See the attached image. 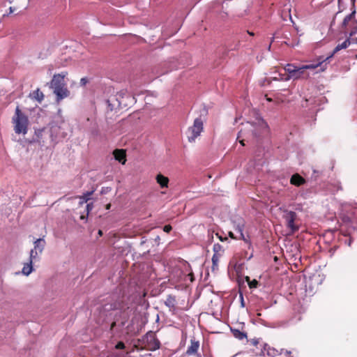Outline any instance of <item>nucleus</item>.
Returning a JSON list of instances; mask_svg holds the SVG:
<instances>
[{"mask_svg":"<svg viewBox=\"0 0 357 357\" xmlns=\"http://www.w3.org/2000/svg\"><path fill=\"white\" fill-rule=\"evenodd\" d=\"M273 80H275V81H278V80H280V79H278V77H273L271 78Z\"/></svg>","mask_w":357,"mask_h":357,"instance_id":"nucleus-40","label":"nucleus"},{"mask_svg":"<svg viewBox=\"0 0 357 357\" xmlns=\"http://www.w3.org/2000/svg\"><path fill=\"white\" fill-rule=\"evenodd\" d=\"M233 333H234V335L235 336V337H236L239 340H243L246 337V335L244 333H243L238 330L234 331Z\"/></svg>","mask_w":357,"mask_h":357,"instance_id":"nucleus-25","label":"nucleus"},{"mask_svg":"<svg viewBox=\"0 0 357 357\" xmlns=\"http://www.w3.org/2000/svg\"><path fill=\"white\" fill-rule=\"evenodd\" d=\"M354 0H351V1L352 2Z\"/></svg>","mask_w":357,"mask_h":357,"instance_id":"nucleus-50","label":"nucleus"},{"mask_svg":"<svg viewBox=\"0 0 357 357\" xmlns=\"http://www.w3.org/2000/svg\"><path fill=\"white\" fill-rule=\"evenodd\" d=\"M338 1H340V0H338Z\"/></svg>","mask_w":357,"mask_h":357,"instance_id":"nucleus-51","label":"nucleus"},{"mask_svg":"<svg viewBox=\"0 0 357 357\" xmlns=\"http://www.w3.org/2000/svg\"><path fill=\"white\" fill-rule=\"evenodd\" d=\"M93 191L91 192H87L86 193L84 194L82 196L79 197V204L82 205L84 203H86L89 199L91 195L93 194Z\"/></svg>","mask_w":357,"mask_h":357,"instance_id":"nucleus-22","label":"nucleus"},{"mask_svg":"<svg viewBox=\"0 0 357 357\" xmlns=\"http://www.w3.org/2000/svg\"><path fill=\"white\" fill-rule=\"evenodd\" d=\"M80 218H81V219H84V218H85V216L82 215H81V217H80Z\"/></svg>","mask_w":357,"mask_h":357,"instance_id":"nucleus-45","label":"nucleus"},{"mask_svg":"<svg viewBox=\"0 0 357 357\" xmlns=\"http://www.w3.org/2000/svg\"><path fill=\"white\" fill-rule=\"evenodd\" d=\"M155 180L162 188L168 187L169 178L162 174H158L155 177Z\"/></svg>","mask_w":357,"mask_h":357,"instance_id":"nucleus-16","label":"nucleus"},{"mask_svg":"<svg viewBox=\"0 0 357 357\" xmlns=\"http://www.w3.org/2000/svg\"><path fill=\"white\" fill-rule=\"evenodd\" d=\"M45 245L44 238H38L34 241V247L31 250L29 258L31 261H35L38 258V256L42 254Z\"/></svg>","mask_w":357,"mask_h":357,"instance_id":"nucleus-8","label":"nucleus"},{"mask_svg":"<svg viewBox=\"0 0 357 357\" xmlns=\"http://www.w3.org/2000/svg\"><path fill=\"white\" fill-rule=\"evenodd\" d=\"M279 75H280V77L279 78V79H280V80H281V78H285V77H286V76L284 77V75H282V74H279Z\"/></svg>","mask_w":357,"mask_h":357,"instance_id":"nucleus-39","label":"nucleus"},{"mask_svg":"<svg viewBox=\"0 0 357 357\" xmlns=\"http://www.w3.org/2000/svg\"><path fill=\"white\" fill-rule=\"evenodd\" d=\"M229 236L231 238H232L240 239V238H238V236H234V235L233 232H231V231H229Z\"/></svg>","mask_w":357,"mask_h":357,"instance_id":"nucleus-33","label":"nucleus"},{"mask_svg":"<svg viewBox=\"0 0 357 357\" xmlns=\"http://www.w3.org/2000/svg\"><path fill=\"white\" fill-rule=\"evenodd\" d=\"M355 58L357 59V54L355 56Z\"/></svg>","mask_w":357,"mask_h":357,"instance_id":"nucleus-49","label":"nucleus"},{"mask_svg":"<svg viewBox=\"0 0 357 357\" xmlns=\"http://www.w3.org/2000/svg\"><path fill=\"white\" fill-rule=\"evenodd\" d=\"M203 130V123L200 119L194 121L192 126L190 127L187 132V137L190 142H194Z\"/></svg>","mask_w":357,"mask_h":357,"instance_id":"nucleus-4","label":"nucleus"},{"mask_svg":"<svg viewBox=\"0 0 357 357\" xmlns=\"http://www.w3.org/2000/svg\"><path fill=\"white\" fill-rule=\"evenodd\" d=\"M267 81L268 82V84H270L271 83V80L270 79H266L262 84L261 85L264 86L265 85V82Z\"/></svg>","mask_w":357,"mask_h":357,"instance_id":"nucleus-37","label":"nucleus"},{"mask_svg":"<svg viewBox=\"0 0 357 357\" xmlns=\"http://www.w3.org/2000/svg\"><path fill=\"white\" fill-rule=\"evenodd\" d=\"M98 234H99L100 236H102V231L101 230H99V231H98Z\"/></svg>","mask_w":357,"mask_h":357,"instance_id":"nucleus-44","label":"nucleus"},{"mask_svg":"<svg viewBox=\"0 0 357 357\" xmlns=\"http://www.w3.org/2000/svg\"><path fill=\"white\" fill-rule=\"evenodd\" d=\"M12 122L16 134H22L24 135L27 133L29 124V119L26 115L22 112L18 106L15 109Z\"/></svg>","mask_w":357,"mask_h":357,"instance_id":"nucleus-1","label":"nucleus"},{"mask_svg":"<svg viewBox=\"0 0 357 357\" xmlns=\"http://www.w3.org/2000/svg\"><path fill=\"white\" fill-rule=\"evenodd\" d=\"M114 158L122 164H125L126 160V152L123 149H116L114 151Z\"/></svg>","mask_w":357,"mask_h":357,"instance_id":"nucleus-15","label":"nucleus"},{"mask_svg":"<svg viewBox=\"0 0 357 357\" xmlns=\"http://www.w3.org/2000/svg\"><path fill=\"white\" fill-rule=\"evenodd\" d=\"M110 206H111V204H108L107 206H106V209H109L110 208Z\"/></svg>","mask_w":357,"mask_h":357,"instance_id":"nucleus-42","label":"nucleus"},{"mask_svg":"<svg viewBox=\"0 0 357 357\" xmlns=\"http://www.w3.org/2000/svg\"><path fill=\"white\" fill-rule=\"evenodd\" d=\"M164 231L168 233L172 230V227L170 225H165L163 229Z\"/></svg>","mask_w":357,"mask_h":357,"instance_id":"nucleus-31","label":"nucleus"},{"mask_svg":"<svg viewBox=\"0 0 357 357\" xmlns=\"http://www.w3.org/2000/svg\"><path fill=\"white\" fill-rule=\"evenodd\" d=\"M296 217V213L291 211H284L282 215V218L285 220L287 227L290 229V232L291 234L296 232L298 229V227L294 222Z\"/></svg>","mask_w":357,"mask_h":357,"instance_id":"nucleus-6","label":"nucleus"},{"mask_svg":"<svg viewBox=\"0 0 357 357\" xmlns=\"http://www.w3.org/2000/svg\"><path fill=\"white\" fill-rule=\"evenodd\" d=\"M356 34V31H351L349 33V37L347 39V40L349 41V45H356L357 44V37H356L354 35Z\"/></svg>","mask_w":357,"mask_h":357,"instance_id":"nucleus-23","label":"nucleus"},{"mask_svg":"<svg viewBox=\"0 0 357 357\" xmlns=\"http://www.w3.org/2000/svg\"><path fill=\"white\" fill-rule=\"evenodd\" d=\"M240 143L241 144V145L244 146V139L240 140Z\"/></svg>","mask_w":357,"mask_h":357,"instance_id":"nucleus-43","label":"nucleus"},{"mask_svg":"<svg viewBox=\"0 0 357 357\" xmlns=\"http://www.w3.org/2000/svg\"><path fill=\"white\" fill-rule=\"evenodd\" d=\"M355 12L347 15L342 24V27L344 32L349 31H356L357 32V22L354 20Z\"/></svg>","mask_w":357,"mask_h":357,"instance_id":"nucleus-9","label":"nucleus"},{"mask_svg":"<svg viewBox=\"0 0 357 357\" xmlns=\"http://www.w3.org/2000/svg\"><path fill=\"white\" fill-rule=\"evenodd\" d=\"M33 261H31V259L29 258V261L28 263H26L24 264V266L22 270V273L24 275H29L31 274V273L33 271Z\"/></svg>","mask_w":357,"mask_h":357,"instance_id":"nucleus-18","label":"nucleus"},{"mask_svg":"<svg viewBox=\"0 0 357 357\" xmlns=\"http://www.w3.org/2000/svg\"><path fill=\"white\" fill-rule=\"evenodd\" d=\"M298 67V66H296L294 63H287L284 67V70L288 73V75H287L285 78H281V81H289L291 79Z\"/></svg>","mask_w":357,"mask_h":357,"instance_id":"nucleus-14","label":"nucleus"},{"mask_svg":"<svg viewBox=\"0 0 357 357\" xmlns=\"http://www.w3.org/2000/svg\"><path fill=\"white\" fill-rule=\"evenodd\" d=\"M321 59V58L319 57L317 59V61L313 63L298 66L295 73L293 74L291 79L294 80L308 79L310 76V74L307 70H314L321 66L324 62V60Z\"/></svg>","mask_w":357,"mask_h":357,"instance_id":"nucleus-2","label":"nucleus"},{"mask_svg":"<svg viewBox=\"0 0 357 357\" xmlns=\"http://www.w3.org/2000/svg\"><path fill=\"white\" fill-rule=\"evenodd\" d=\"M87 82H88V80L86 78H85V77L82 78L80 80V84L82 86H84L87 83Z\"/></svg>","mask_w":357,"mask_h":357,"instance_id":"nucleus-32","label":"nucleus"},{"mask_svg":"<svg viewBox=\"0 0 357 357\" xmlns=\"http://www.w3.org/2000/svg\"><path fill=\"white\" fill-rule=\"evenodd\" d=\"M290 182L292 185L300 186L301 185L304 184L305 181L299 174H296L291 176Z\"/></svg>","mask_w":357,"mask_h":357,"instance_id":"nucleus-17","label":"nucleus"},{"mask_svg":"<svg viewBox=\"0 0 357 357\" xmlns=\"http://www.w3.org/2000/svg\"><path fill=\"white\" fill-rule=\"evenodd\" d=\"M244 135H245V133H244V132L243 130H241L238 135V138L239 139L241 137H243Z\"/></svg>","mask_w":357,"mask_h":357,"instance_id":"nucleus-34","label":"nucleus"},{"mask_svg":"<svg viewBox=\"0 0 357 357\" xmlns=\"http://www.w3.org/2000/svg\"><path fill=\"white\" fill-rule=\"evenodd\" d=\"M245 280L248 282L250 288L252 289L257 287L258 282L256 280H250V278L247 276L245 277Z\"/></svg>","mask_w":357,"mask_h":357,"instance_id":"nucleus-24","label":"nucleus"},{"mask_svg":"<svg viewBox=\"0 0 357 357\" xmlns=\"http://www.w3.org/2000/svg\"><path fill=\"white\" fill-rule=\"evenodd\" d=\"M65 76L63 74L54 75L51 82V88L54 89L66 85L64 81Z\"/></svg>","mask_w":357,"mask_h":357,"instance_id":"nucleus-12","label":"nucleus"},{"mask_svg":"<svg viewBox=\"0 0 357 357\" xmlns=\"http://www.w3.org/2000/svg\"><path fill=\"white\" fill-rule=\"evenodd\" d=\"M45 128L38 130L36 131V135L38 138V140L40 141L43 136V132L45 131Z\"/></svg>","mask_w":357,"mask_h":357,"instance_id":"nucleus-27","label":"nucleus"},{"mask_svg":"<svg viewBox=\"0 0 357 357\" xmlns=\"http://www.w3.org/2000/svg\"><path fill=\"white\" fill-rule=\"evenodd\" d=\"M326 68V65H324V66L321 69V71H324Z\"/></svg>","mask_w":357,"mask_h":357,"instance_id":"nucleus-41","label":"nucleus"},{"mask_svg":"<svg viewBox=\"0 0 357 357\" xmlns=\"http://www.w3.org/2000/svg\"><path fill=\"white\" fill-rule=\"evenodd\" d=\"M220 256V255H213V256L212 257V262H213V266H218Z\"/></svg>","mask_w":357,"mask_h":357,"instance_id":"nucleus-28","label":"nucleus"},{"mask_svg":"<svg viewBox=\"0 0 357 357\" xmlns=\"http://www.w3.org/2000/svg\"><path fill=\"white\" fill-rule=\"evenodd\" d=\"M267 100L268 101H271V98H267Z\"/></svg>","mask_w":357,"mask_h":357,"instance_id":"nucleus-47","label":"nucleus"},{"mask_svg":"<svg viewBox=\"0 0 357 357\" xmlns=\"http://www.w3.org/2000/svg\"><path fill=\"white\" fill-rule=\"evenodd\" d=\"M241 306L244 307V301H243V297L242 294H241Z\"/></svg>","mask_w":357,"mask_h":357,"instance_id":"nucleus-36","label":"nucleus"},{"mask_svg":"<svg viewBox=\"0 0 357 357\" xmlns=\"http://www.w3.org/2000/svg\"><path fill=\"white\" fill-rule=\"evenodd\" d=\"M115 325V322H114L112 325V327H113Z\"/></svg>","mask_w":357,"mask_h":357,"instance_id":"nucleus-48","label":"nucleus"},{"mask_svg":"<svg viewBox=\"0 0 357 357\" xmlns=\"http://www.w3.org/2000/svg\"><path fill=\"white\" fill-rule=\"evenodd\" d=\"M148 349L154 351L160 347V342L155 339V335L152 332H149L146 335Z\"/></svg>","mask_w":357,"mask_h":357,"instance_id":"nucleus-10","label":"nucleus"},{"mask_svg":"<svg viewBox=\"0 0 357 357\" xmlns=\"http://www.w3.org/2000/svg\"><path fill=\"white\" fill-rule=\"evenodd\" d=\"M236 230L239 234L238 238L241 239H244V234L243 233V227H244V221L243 220H239L238 223H235L234 225Z\"/></svg>","mask_w":357,"mask_h":357,"instance_id":"nucleus-19","label":"nucleus"},{"mask_svg":"<svg viewBox=\"0 0 357 357\" xmlns=\"http://www.w3.org/2000/svg\"><path fill=\"white\" fill-rule=\"evenodd\" d=\"M64 125L59 126L56 123H52L50 126L49 132L52 142H56L59 139H64L67 133L64 131Z\"/></svg>","mask_w":357,"mask_h":357,"instance_id":"nucleus-5","label":"nucleus"},{"mask_svg":"<svg viewBox=\"0 0 357 357\" xmlns=\"http://www.w3.org/2000/svg\"><path fill=\"white\" fill-rule=\"evenodd\" d=\"M116 100L117 103L113 102V98H109L107 102L109 106L112 107V109L116 107H125L128 106L129 105L133 103L134 97H131L126 91H121L116 95Z\"/></svg>","mask_w":357,"mask_h":357,"instance_id":"nucleus-3","label":"nucleus"},{"mask_svg":"<svg viewBox=\"0 0 357 357\" xmlns=\"http://www.w3.org/2000/svg\"><path fill=\"white\" fill-rule=\"evenodd\" d=\"M213 251L215 252L214 255H220V253L222 251V247L220 244H218V243L214 244V245H213Z\"/></svg>","mask_w":357,"mask_h":357,"instance_id":"nucleus-26","label":"nucleus"},{"mask_svg":"<svg viewBox=\"0 0 357 357\" xmlns=\"http://www.w3.org/2000/svg\"><path fill=\"white\" fill-rule=\"evenodd\" d=\"M30 97L32 99L36 100L38 102H41L43 99L44 96L43 93L39 89H37L30 94Z\"/></svg>","mask_w":357,"mask_h":357,"instance_id":"nucleus-20","label":"nucleus"},{"mask_svg":"<svg viewBox=\"0 0 357 357\" xmlns=\"http://www.w3.org/2000/svg\"><path fill=\"white\" fill-rule=\"evenodd\" d=\"M53 91L54 93L56 96L57 101H60L61 100L67 98L70 94L66 85L55 88L53 89Z\"/></svg>","mask_w":357,"mask_h":357,"instance_id":"nucleus-11","label":"nucleus"},{"mask_svg":"<svg viewBox=\"0 0 357 357\" xmlns=\"http://www.w3.org/2000/svg\"><path fill=\"white\" fill-rule=\"evenodd\" d=\"M286 354H290V351H286Z\"/></svg>","mask_w":357,"mask_h":357,"instance_id":"nucleus-46","label":"nucleus"},{"mask_svg":"<svg viewBox=\"0 0 357 357\" xmlns=\"http://www.w3.org/2000/svg\"><path fill=\"white\" fill-rule=\"evenodd\" d=\"M187 277H188V278H190V282H192V281H193V280H194V279H193L192 274H191V273H190V274H188V275H187Z\"/></svg>","mask_w":357,"mask_h":357,"instance_id":"nucleus-35","label":"nucleus"},{"mask_svg":"<svg viewBox=\"0 0 357 357\" xmlns=\"http://www.w3.org/2000/svg\"><path fill=\"white\" fill-rule=\"evenodd\" d=\"M93 207V204H87L86 208V212H87L86 215H88L89 213L92 210Z\"/></svg>","mask_w":357,"mask_h":357,"instance_id":"nucleus-29","label":"nucleus"},{"mask_svg":"<svg viewBox=\"0 0 357 357\" xmlns=\"http://www.w3.org/2000/svg\"><path fill=\"white\" fill-rule=\"evenodd\" d=\"M267 125L266 122L261 119H257L255 123H247L245 128L248 131L252 132V135L257 137L259 135L260 132L266 129Z\"/></svg>","mask_w":357,"mask_h":357,"instance_id":"nucleus-7","label":"nucleus"},{"mask_svg":"<svg viewBox=\"0 0 357 357\" xmlns=\"http://www.w3.org/2000/svg\"><path fill=\"white\" fill-rule=\"evenodd\" d=\"M9 10H10V13H13L15 10V9L13 7H10Z\"/></svg>","mask_w":357,"mask_h":357,"instance_id":"nucleus-38","label":"nucleus"},{"mask_svg":"<svg viewBox=\"0 0 357 357\" xmlns=\"http://www.w3.org/2000/svg\"><path fill=\"white\" fill-rule=\"evenodd\" d=\"M125 347L124 344L122 342H119L116 345V348L118 349H122Z\"/></svg>","mask_w":357,"mask_h":357,"instance_id":"nucleus-30","label":"nucleus"},{"mask_svg":"<svg viewBox=\"0 0 357 357\" xmlns=\"http://www.w3.org/2000/svg\"><path fill=\"white\" fill-rule=\"evenodd\" d=\"M349 46H350L349 45V41L347 40V39H346L342 43H339V44L337 45V46L335 47V49L333 50L332 54L330 56H327L326 59H324L322 56H320L321 58V60H324V62L326 61H328L331 58H332L333 56V55L335 54H336L337 52H338L339 51H340L342 50H344V49L347 48Z\"/></svg>","mask_w":357,"mask_h":357,"instance_id":"nucleus-13","label":"nucleus"},{"mask_svg":"<svg viewBox=\"0 0 357 357\" xmlns=\"http://www.w3.org/2000/svg\"><path fill=\"white\" fill-rule=\"evenodd\" d=\"M199 347V344L198 342H191V344L187 350V354L189 355L195 354L197 351Z\"/></svg>","mask_w":357,"mask_h":357,"instance_id":"nucleus-21","label":"nucleus"}]
</instances>
